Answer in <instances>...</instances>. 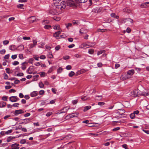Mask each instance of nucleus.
I'll list each match as a JSON object with an SVG mask.
<instances>
[{"mask_svg": "<svg viewBox=\"0 0 149 149\" xmlns=\"http://www.w3.org/2000/svg\"><path fill=\"white\" fill-rule=\"evenodd\" d=\"M66 2L63 1H60L59 2H56L54 3V6L59 9L63 10L65 8L66 6Z\"/></svg>", "mask_w": 149, "mask_h": 149, "instance_id": "f257e3e1", "label": "nucleus"}, {"mask_svg": "<svg viewBox=\"0 0 149 149\" xmlns=\"http://www.w3.org/2000/svg\"><path fill=\"white\" fill-rule=\"evenodd\" d=\"M116 114L117 115L116 116V118H120L121 117V116L124 115L125 111L122 109H118L116 111Z\"/></svg>", "mask_w": 149, "mask_h": 149, "instance_id": "f03ea898", "label": "nucleus"}, {"mask_svg": "<svg viewBox=\"0 0 149 149\" xmlns=\"http://www.w3.org/2000/svg\"><path fill=\"white\" fill-rule=\"evenodd\" d=\"M139 90L138 89L134 90L130 93V95L134 97H139L140 94L139 93Z\"/></svg>", "mask_w": 149, "mask_h": 149, "instance_id": "7ed1b4c3", "label": "nucleus"}, {"mask_svg": "<svg viewBox=\"0 0 149 149\" xmlns=\"http://www.w3.org/2000/svg\"><path fill=\"white\" fill-rule=\"evenodd\" d=\"M78 115V113H72L66 116L65 118L66 120L68 119L72 118L77 117Z\"/></svg>", "mask_w": 149, "mask_h": 149, "instance_id": "20e7f679", "label": "nucleus"}, {"mask_svg": "<svg viewBox=\"0 0 149 149\" xmlns=\"http://www.w3.org/2000/svg\"><path fill=\"white\" fill-rule=\"evenodd\" d=\"M68 6H69L71 7H76V5L74 3V2L72 0H68L67 1L66 3Z\"/></svg>", "mask_w": 149, "mask_h": 149, "instance_id": "39448f33", "label": "nucleus"}, {"mask_svg": "<svg viewBox=\"0 0 149 149\" xmlns=\"http://www.w3.org/2000/svg\"><path fill=\"white\" fill-rule=\"evenodd\" d=\"M19 100L17 96H12L9 98V100L12 102H16Z\"/></svg>", "mask_w": 149, "mask_h": 149, "instance_id": "423d86ee", "label": "nucleus"}, {"mask_svg": "<svg viewBox=\"0 0 149 149\" xmlns=\"http://www.w3.org/2000/svg\"><path fill=\"white\" fill-rule=\"evenodd\" d=\"M102 10V8L101 7H97L93 8L92 10V11L95 13H98L100 12Z\"/></svg>", "mask_w": 149, "mask_h": 149, "instance_id": "0eeeda50", "label": "nucleus"}, {"mask_svg": "<svg viewBox=\"0 0 149 149\" xmlns=\"http://www.w3.org/2000/svg\"><path fill=\"white\" fill-rule=\"evenodd\" d=\"M23 113L24 111L20 109L15 110L14 114L15 115L17 116L19 114H22Z\"/></svg>", "mask_w": 149, "mask_h": 149, "instance_id": "6e6552de", "label": "nucleus"}, {"mask_svg": "<svg viewBox=\"0 0 149 149\" xmlns=\"http://www.w3.org/2000/svg\"><path fill=\"white\" fill-rule=\"evenodd\" d=\"M28 20L30 23H33L36 20V18L35 16H32L28 18Z\"/></svg>", "mask_w": 149, "mask_h": 149, "instance_id": "1a4fd4ad", "label": "nucleus"}, {"mask_svg": "<svg viewBox=\"0 0 149 149\" xmlns=\"http://www.w3.org/2000/svg\"><path fill=\"white\" fill-rule=\"evenodd\" d=\"M95 45V44L94 43H91V44L90 45H88L85 43H84L83 44L84 47H86V48H88L90 47H92Z\"/></svg>", "mask_w": 149, "mask_h": 149, "instance_id": "9d476101", "label": "nucleus"}, {"mask_svg": "<svg viewBox=\"0 0 149 149\" xmlns=\"http://www.w3.org/2000/svg\"><path fill=\"white\" fill-rule=\"evenodd\" d=\"M19 144L16 143L12 144L11 145L12 149H18L19 148Z\"/></svg>", "mask_w": 149, "mask_h": 149, "instance_id": "9b49d317", "label": "nucleus"}, {"mask_svg": "<svg viewBox=\"0 0 149 149\" xmlns=\"http://www.w3.org/2000/svg\"><path fill=\"white\" fill-rule=\"evenodd\" d=\"M142 8H146L149 7V2H146L142 3L141 5Z\"/></svg>", "mask_w": 149, "mask_h": 149, "instance_id": "f8f14e48", "label": "nucleus"}, {"mask_svg": "<svg viewBox=\"0 0 149 149\" xmlns=\"http://www.w3.org/2000/svg\"><path fill=\"white\" fill-rule=\"evenodd\" d=\"M134 73V70L133 69L129 70L127 72V75H129L130 76H132Z\"/></svg>", "mask_w": 149, "mask_h": 149, "instance_id": "ddd939ff", "label": "nucleus"}, {"mask_svg": "<svg viewBox=\"0 0 149 149\" xmlns=\"http://www.w3.org/2000/svg\"><path fill=\"white\" fill-rule=\"evenodd\" d=\"M70 109V108L67 107H65V108H63L62 109H61V111H61V112L59 113H65V112L67 111Z\"/></svg>", "mask_w": 149, "mask_h": 149, "instance_id": "4468645a", "label": "nucleus"}, {"mask_svg": "<svg viewBox=\"0 0 149 149\" xmlns=\"http://www.w3.org/2000/svg\"><path fill=\"white\" fill-rule=\"evenodd\" d=\"M61 33L60 31H58L56 32L55 33L53 34V36L55 37L56 38H57V37H59L60 34Z\"/></svg>", "mask_w": 149, "mask_h": 149, "instance_id": "2eb2a0df", "label": "nucleus"}, {"mask_svg": "<svg viewBox=\"0 0 149 149\" xmlns=\"http://www.w3.org/2000/svg\"><path fill=\"white\" fill-rule=\"evenodd\" d=\"M16 46L14 45H11L9 47V49L12 51H14L17 50Z\"/></svg>", "mask_w": 149, "mask_h": 149, "instance_id": "dca6fc26", "label": "nucleus"}, {"mask_svg": "<svg viewBox=\"0 0 149 149\" xmlns=\"http://www.w3.org/2000/svg\"><path fill=\"white\" fill-rule=\"evenodd\" d=\"M24 49V46L22 45H21L18 46L16 48L17 50L19 51H22Z\"/></svg>", "mask_w": 149, "mask_h": 149, "instance_id": "f3484780", "label": "nucleus"}, {"mask_svg": "<svg viewBox=\"0 0 149 149\" xmlns=\"http://www.w3.org/2000/svg\"><path fill=\"white\" fill-rule=\"evenodd\" d=\"M38 95V92L37 91H34L31 94L30 96L31 97H34Z\"/></svg>", "mask_w": 149, "mask_h": 149, "instance_id": "a211bd4d", "label": "nucleus"}, {"mask_svg": "<svg viewBox=\"0 0 149 149\" xmlns=\"http://www.w3.org/2000/svg\"><path fill=\"white\" fill-rule=\"evenodd\" d=\"M73 25L77 26L80 24V22L79 20H74L72 22Z\"/></svg>", "mask_w": 149, "mask_h": 149, "instance_id": "6ab92c4d", "label": "nucleus"}, {"mask_svg": "<svg viewBox=\"0 0 149 149\" xmlns=\"http://www.w3.org/2000/svg\"><path fill=\"white\" fill-rule=\"evenodd\" d=\"M6 104V103L3 102H0V107H4Z\"/></svg>", "mask_w": 149, "mask_h": 149, "instance_id": "aec40b11", "label": "nucleus"}, {"mask_svg": "<svg viewBox=\"0 0 149 149\" xmlns=\"http://www.w3.org/2000/svg\"><path fill=\"white\" fill-rule=\"evenodd\" d=\"M91 108V107L90 106H86L84 107L83 111L84 112H85L88 110L90 109Z\"/></svg>", "mask_w": 149, "mask_h": 149, "instance_id": "412c9836", "label": "nucleus"}, {"mask_svg": "<svg viewBox=\"0 0 149 149\" xmlns=\"http://www.w3.org/2000/svg\"><path fill=\"white\" fill-rule=\"evenodd\" d=\"M22 120L24 121V122L25 123V124H26L29 123L31 120V119L30 118H28Z\"/></svg>", "mask_w": 149, "mask_h": 149, "instance_id": "4be33fe9", "label": "nucleus"}, {"mask_svg": "<svg viewBox=\"0 0 149 149\" xmlns=\"http://www.w3.org/2000/svg\"><path fill=\"white\" fill-rule=\"evenodd\" d=\"M88 0H75L76 2L77 3H84L87 1Z\"/></svg>", "mask_w": 149, "mask_h": 149, "instance_id": "5701e85b", "label": "nucleus"}, {"mask_svg": "<svg viewBox=\"0 0 149 149\" xmlns=\"http://www.w3.org/2000/svg\"><path fill=\"white\" fill-rule=\"evenodd\" d=\"M53 29L55 30H58L60 29V26L58 25H53Z\"/></svg>", "mask_w": 149, "mask_h": 149, "instance_id": "b1692460", "label": "nucleus"}, {"mask_svg": "<svg viewBox=\"0 0 149 149\" xmlns=\"http://www.w3.org/2000/svg\"><path fill=\"white\" fill-rule=\"evenodd\" d=\"M15 137L9 136L7 138V141L8 142H10L11 140H12L15 139Z\"/></svg>", "mask_w": 149, "mask_h": 149, "instance_id": "393cba45", "label": "nucleus"}, {"mask_svg": "<svg viewBox=\"0 0 149 149\" xmlns=\"http://www.w3.org/2000/svg\"><path fill=\"white\" fill-rule=\"evenodd\" d=\"M149 95V93H148V92H142L141 93V95L144 96H147L148 95Z\"/></svg>", "mask_w": 149, "mask_h": 149, "instance_id": "a878e982", "label": "nucleus"}, {"mask_svg": "<svg viewBox=\"0 0 149 149\" xmlns=\"http://www.w3.org/2000/svg\"><path fill=\"white\" fill-rule=\"evenodd\" d=\"M39 77V75L36 74L35 76H33L32 81H34L37 80V79H36V78H38Z\"/></svg>", "mask_w": 149, "mask_h": 149, "instance_id": "bb28decb", "label": "nucleus"}, {"mask_svg": "<svg viewBox=\"0 0 149 149\" xmlns=\"http://www.w3.org/2000/svg\"><path fill=\"white\" fill-rule=\"evenodd\" d=\"M75 74L74 72L73 71H71L70 72L69 74L68 75L69 77H72L73 75H74Z\"/></svg>", "mask_w": 149, "mask_h": 149, "instance_id": "cd10ccee", "label": "nucleus"}, {"mask_svg": "<svg viewBox=\"0 0 149 149\" xmlns=\"http://www.w3.org/2000/svg\"><path fill=\"white\" fill-rule=\"evenodd\" d=\"M105 52V50L99 51L97 52V55L98 56V55H100V54H102L103 53Z\"/></svg>", "mask_w": 149, "mask_h": 149, "instance_id": "c85d7f7f", "label": "nucleus"}, {"mask_svg": "<svg viewBox=\"0 0 149 149\" xmlns=\"http://www.w3.org/2000/svg\"><path fill=\"white\" fill-rule=\"evenodd\" d=\"M86 71V70H82L81 71V72H77V74L78 75H79V74H80L83 73H84V72H85Z\"/></svg>", "mask_w": 149, "mask_h": 149, "instance_id": "c756f323", "label": "nucleus"}, {"mask_svg": "<svg viewBox=\"0 0 149 149\" xmlns=\"http://www.w3.org/2000/svg\"><path fill=\"white\" fill-rule=\"evenodd\" d=\"M51 26L49 25H46L44 26V28L46 29H49L51 28Z\"/></svg>", "mask_w": 149, "mask_h": 149, "instance_id": "7c9ffc66", "label": "nucleus"}, {"mask_svg": "<svg viewBox=\"0 0 149 149\" xmlns=\"http://www.w3.org/2000/svg\"><path fill=\"white\" fill-rule=\"evenodd\" d=\"M8 145V143H5L1 144L0 145V147H5Z\"/></svg>", "mask_w": 149, "mask_h": 149, "instance_id": "2f4dec72", "label": "nucleus"}, {"mask_svg": "<svg viewBox=\"0 0 149 149\" xmlns=\"http://www.w3.org/2000/svg\"><path fill=\"white\" fill-rule=\"evenodd\" d=\"M63 70V68L60 67L57 70V72L58 73H61L62 72Z\"/></svg>", "mask_w": 149, "mask_h": 149, "instance_id": "473e14b6", "label": "nucleus"}, {"mask_svg": "<svg viewBox=\"0 0 149 149\" xmlns=\"http://www.w3.org/2000/svg\"><path fill=\"white\" fill-rule=\"evenodd\" d=\"M39 86L41 88H43L44 85L43 83L42 82H40L39 84Z\"/></svg>", "mask_w": 149, "mask_h": 149, "instance_id": "72a5a7b5", "label": "nucleus"}, {"mask_svg": "<svg viewBox=\"0 0 149 149\" xmlns=\"http://www.w3.org/2000/svg\"><path fill=\"white\" fill-rule=\"evenodd\" d=\"M130 116L131 119H133L134 118L135 116L134 113H132L130 114Z\"/></svg>", "mask_w": 149, "mask_h": 149, "instance_id": "f704fd0d", "label": "nucleus"}, {"mask_svg": "<svg viewBox=\"0 0 149 149\" xmlns=\"http://www.w3.org/2000/svg\"><path fill=\"white\" fill-rule=\"evenodd\" d=\"M26 142V140L25 139H23L21 140L20 141V143L21 144H25Z\"/></svg>", "mask_w": 149, "mask_h": 149, "instance_id": "c9c22d12", "label": "nucleus"}, {"mask_svg": "<svg viewBox=\"0 0 149 149\" xmlns=\"http://www.w3.org/2000/svg\"><path fill=\"white\" fill-rule=\"evenodd\" d=\"M49 13L50 14L52 15H54L56 13L55 10H49Z\"/></svg>", "mask_w": 149, "mask_h": 149, "instance_id": "e433bc0d", "label": "nucleus"}, {"mask_svg": "<svg viewBox=\"0 0 149 149\" xmlns=\"http://www.w3.org/2000/svg\"><path fill=\"white\" fill-rule=\"evenodd\" d=\"M23 6V4H19L17 5V7L19 8H22Z\"/></svg>", "mask_w": 149, "mask_h": 149, "instance_id": "4c0bfd02", "label": "nucleus"}, {"mask_svg": "<svg viewBox=\"0 0 149 149\" xmlns=\"http://www.w3.org/2000/svg\"><path fill=\"white\" fill-rule=\"evenodd\" d=\"M94 52L93 49H89L88 50V53L90 54H92Z\"/></svg>", "mask_w": 149, "mask_h": 149, "instance_id": "58836bf2", "label": "nucleus"}, {"mask_svg": "<svg viewBox=\"0 0 149 149\" xmlns=\"http://www.w3.org/2000/svg\"><path fill=\"white\" fill-rule=\"evenodd\" d=\"M12 131L13 130H8V131L5 132V134H8L11 133L12 132Z\"/></svg>", "mask_w": 149, "mask_h": 149, "instance_id": "ea45409f", "label": "nucleus"}, {"mask_svg": "<svg viewBox=\"0 0 149 149\" xmlns=\"http://www.w3.org/2000/svg\"><path fill=\"white\" fill-rule=\"evenodd\" d=\"M48 56L50 58H52L53 57V56L51 52H49Z\"/></svg>", "mask_w": 149, "mask_h": 149, "instance_id": "a19ab883", "label": "nucleus"}, {"mask_svg": "<svg viewBox=\"0 0 149 149\" xmlns=\"http://www.w3.org/2000/svg\"><path fill=\"white\" fill-rule=\"evenodd\" d=\"M106 29H97V31L98 32H104L106 31Z\"/></svg>", "mask_w": 149, "mask_h": 149, "instance_id": "79ce46f5", "label": "nucleus"}, {"mask_svg": "<svg viewBox=\"0 0 149 149\" xmlns=\"http://www.w3.org/2000/svg\"><path fill=\"white\" fill-rule=\"evenodd\" d=\"M98 0H89V2H90V4L91 5L93 2L95 3Z\"/></svg>", "mask_w": 149, "mask_h": 149, "instance_id": "37998d69", "label": "nucleus"}, {"mask_svg": "<svg viewBox=\"0 0 149 149\" xmlns=\"http://www.w3.org/2000/svg\"><path fill=\"white\" fill-rule=\"evenodd\" d=\"M33 67L34 66H30L26 70V72H28V71H30L31 70H33Z\"/></svg>", "mask_w": 149, "mask_h": 149, "instance_id": "c03bdc74", "label": "nucleus"}, {"mask_svg": "<svg viewBox=\"0 0 149 149\" xmlns=\"http://www.w3.org/2000/svg\"><path fill=\"white\" fill-rule=\"evenodd\" d=\"M8 97V96H3L2 97V100H4V101H7V100H7Z\"/></svg>", "mask_w": 149, "mask_h": 149, "instance_id": "a18cd8bd", "label": "nucleus"}, {"mask_svg": "<svg viewBox=\"0 0 149 149\" xmlns=\"http://www.w3.org/2000/svg\"><path fill=\"white\" fill-rule=\"evenodd\" d=\"M52 91L54 93V94L56 93L57 90L55 88H52Z\"/></svg>", "mask_w": 149, "mask_h": 149, "instance_id": "49530a36", "label": "nucleus"}, {"mask_svg": "<svg viewBox=\"0 0 149 149\" xmlns=\"http://www.w3.org/2000/svg\"><path fill=\"white\" fill-rule=\"evenodd\" d=\"M6 52V50L4 49H3L0 51V53L1 54H3L5 53Z\"/></svg>", "mask_w": 149, "mask_h": 149, "instance_id": "de8ad7c7", "label": "nucleus"}, {"mask_svg": "<svg viewBox=\"0 0 149 149\" xmlns=\"http://www.w3.org/2000/svg\"><path fill=\"white\" fill-rule=\"evenodd\" d=\"M9 43V41L7 40H4L3 41V44L4 45H6L8 44Z\"/></svg>", "mask_w": 149, "mask_h": 149, "instance_id": "09e8293b", "label": "nucleus"}, {"mask_svg": "<svg viewBox=\"0 0 149 149\" xmlns=\"http://www.w3.org/2000/svg\"><path fill=\"white\" fill-rule=\"evenodd\" d=\"M19 62L17 61H15L13 63V65H16L19 64Z\"/></svg>", "mask_w": 149, "mask_h": 149, "instance_id": "8fccbe9b", "label": "nucleus"}, {"mask_svg": "<svg viewBox=\"0 0 149 149\" xmlns=\"http://www.w3.org/2000/svg\"><path fill=\"white\" fill-rule=\"evenodd\" d=\"M135 70L137 71V72H139L141 71V69L139 68H135Z\"/></svg>", "mask_w": 149, "mask_h": 149, "instance_id": "3c124183", "label": "nucleus"}, {"mask_svg": "<svg viewBox=\"0 0 149 149\" xmlns=\"http://www.w3.org/2000/svg\"><path fill=\"white\" fill-rule=\"evenodd\" d=\"M4 79H8V76L6 73L4 74Z\"/></svg>", "mask_w": 149, "mask_h": 149, "instance_id": "603ef678", "label": "nucleus"}, {"mask_svg": "<svg viewBox=\"0 0 149 149\" xmlns=\"http://www.w3.org/2000/svg\"><path fill=\"white\" fill-rule=\"evenodd\" d=\"M81 99L83 100H86L88 99L87 97L86 96L82 97Z\"/></svg>", "mask_w": 149, "mask_h": 149, "instance_id": "864d4df0", "label": "nucleus"}, {"mask_svg": "<svg viewBox=\"0 0 149 149\" xmlns=\"http://www.w3.org/2000/svg\"><path fill=\"white\" fill-rule=\"evenodd\" d=\"M23 75H24V74L22 72L19 73L17 74V76L18 77L23 76Z\"/></svg>", "mask_w": 149, "mask_h": 149, "instance_id": "5fc2aeb1", "label": "nucleus"}, {"mask_svg": "<svg viewBox=\"0 0 149 149\" xmlns=\"http://www.w3.org/2000/svg\"><path fill=\"white\" fill-rule=\"evenodd\" d=\"M10 57V55L9 54H8L5 55L4 57V58L6 59H8Z\"/></svg>", "mask_w": 149, "mask_h": 149, "instance_id": "6e6d98bb", "label": "nucleus"}, {"mask_svg": "<svg viewBox=\"0 0 149 149\" xmlns=\"http://www.w3.org/2000/svg\"><path fill=\"white\" fill-rule=\"evenodd\" d=\"M96 99H99L101 100L102 98V96H96Z\"/></svg>", "mask_w": 149, "mask_h": 149, "instance_id": "4d7b16f0", "label": "nucleus"}, {"mask_svg": "<svg viewBox=\"0 0 149 149\" xmlns=\"http://www.w3.org/2000/svg\"><path fill=\"white\" fill-rule=\"evenodd\" d=\"M122 146L123 148H125V149H128L127 145L126 144L123 145Z\"/></svg>", "mask_w": 149, "mask_h": 149, "instance_id": "13d9d810", "label": "nucleus"}, {"mask_svg": "<svg viewBox=\"0 0 149 149\" xmlns=\"http://www.w3.org/2000/svg\"><path fill=\"white\" fill-rule=\"evenodd\" d=\"M74 56L77 58H81V56L80 54H76L74 55Z\"/></svg>", "mask_w": 149, "mask_h": 149, "instance_id": "bf43d9fd", "label": "nucleus"}, {"mask_svg": "<svg viewBox=\"0 0 149 149\" xmlns=\"http://www.w3.org/2000/svg\"><path fill=\"white\" fill-rule=\"evenodd\" d=\"M22 128V126L21 125H19L18 127H16L15 128V130H17L19 129H21Z\"/></svg>", "mask_w": 149, "mask_h": 149, "instance_id": "052dcab7", "label": "nucleus"}, {"mask_svg": "<svg viewBox=\"0 0 149 149\" xmlns=\"http://www.w3.org/2000/svg\"><path fill=\"white\" fill-rule=\"evenodd\" d=\"M71 68L72 67L70 65H68L66 67V69L67 70H70L71 69Z\"/></svg>", "mask_w": 149, "mask_h": 149, "instance_id": "680f3d73", "label": "nucleus"}, {"mask_svg": "<svg viewBox=\"0 0 149 149\" xmlns=\"http://www.w3.org/2000/svg\"><path fill=\"white\" fill-rule=\"evenodd\" d=\"M72 25V24L70 23H69L67 24L66 25V28L67 29H68L69 27H70Z\"/></svg>", "mask_w": 149, "mask_h": 149, "instance_id": "e2e57ef3", "label": "nucleus"}, {"mask_svg": "<svg viewBox=\"0 0 149 149\" xmlns=\"http://www.w3.org/2000/svg\"><path fill=\"white\" fill-rule=\"evenodd\" d=\"M19 57L21 59H23V54H20L19 55Z\"/></svg>", "mask_w": 149, "mask_h": 149, "instance_id": "0e129e2a", "label": "nucleus"}, {"mask_svg": "<svg viewBox=\"0 0 149 149\" xmlns=\"http://www.w3.org/2000/svg\"><path fill=\"white\" fill-rule=\"evenodd\" d=\"M19 105V103H15L13 104V106L14 107H18Z\"/></svg>", "mask_w": 149, "mask_h": 149, "instance_id": "69168bd1", "label": "nucleus"}, {"mask_svg": "<svg viewBox=\"0 0 149 149\" xmlns=\"http://www.w3.org/2000/svg\"><path fill=\"white\" fill-rule=\"evenodd\" d=\"M39 93L40 95H42L44 93V91L43 90H40L39 92Z\"/></svg>", "mask_w": 149, "mask_h": 149, "instance_id": "338daca9", "label": "nucleus"}, {"mask_svg": "<svg viewBox=\"0 0 149 149\" xmlns=\"http://www.w3.org/2000/svg\"><path fill=\"white\" fill-rule=\"evenodd\" d=\"M17 57V55L15 54L11 56V58L13 59H15Z\"/></svg>", "mask_w": 149, "mask_h": 149, "instance_id": "774afa93", "label": "nucleus"}]
</instances>
